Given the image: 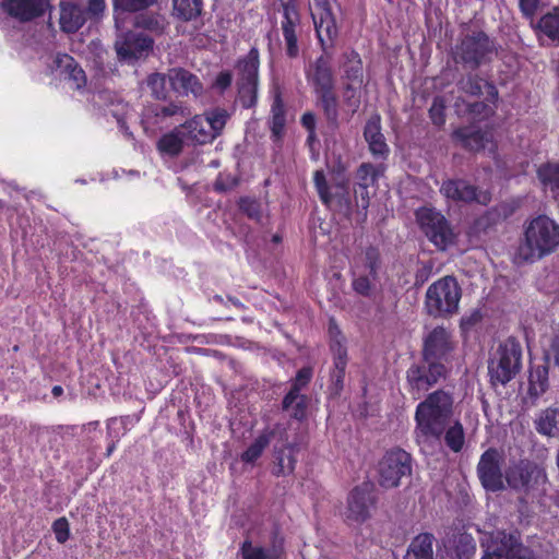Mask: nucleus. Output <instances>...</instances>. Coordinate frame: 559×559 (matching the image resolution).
I'll return each mask as SVG.
<instances>
[{"instance_id": "1", "label": "nucleus", "mask_w": 559, "mask_h": 559, "mask_svg": "<svg viewBox=\"0 0 559 559\" xmlns=\"http://www.w3.org/2000/svg\"><path fill=\"white\" fill-rule=\"evenodd\" d=\"M454 399L451 392L442 389L429 393L415 411V436L418 443L440 441L443 437L447 447L457 453L465 443V432L461 421L449 426L453 416Z\"/></svg>"}, {"instance_id": "2", "label": "nucleus", "mask_w": 559, "mask_h": 559, "mask_svg": "<svg viewBox=\"0 0 559 559\" xmlns=\"http://www.w3.org/2000/svg\"><path fill=\"white\" fill-rule=\"evenodd\" d=\"M506 488L515 495L521 504L528 501L542 503L548 496L550 481L546 467L527 459L510 462L504 469Z\"/></svg>"}, {"instance_id": "3", "label": "nucleus", "mask_w": 559, "mask_h": 559, "mask_svg": "<svg viewBox=\"0 0 559 559\" xmlns=\"http://www.w3.org/2000/svg\"><path fill=\"white\" fill-rule=\"evenodd\" d=\"M558 246L559 224L546 215H538L526 226L518 253L522 260L533 262L552 253Z\"/></svg>"}, {"instance_id": "4", "label": "nucleus", "mask_w": 559, "mask_h": 559, "mask_svg": "<svg viewBox=\"0 0 559 559\" xmlns=\"http://www.w3.org/2000/svg\"><path fill=\"white\" fill-rule=\"evenodd\" d=\"M497 55L496 39L484 31H472L463 35L452 48L453 61L467 71H476L489 64Z\"/></svg>"}, {"instance_id": "5", "label": "nucleus", "mask_w": 559, "mask_h": 559, "mask_svg": "<svg viewBox=\"0 0 559 559\" xmlns=\"http://www.w3.org/2000/svg\"><path fill=\"white\" fill-rule=\"evenodd\" d=\"M480 559H537L535 551L524 545L519 532L496 531L480 539Z\"/></svg>"}, {"instance_id": "6", "label": "nucleus", "mask_w": 559, "mask_h": 559, "mask_svg": "<svg viewBox=\"0 0 559 559\" xmlns=\"http://www.w3.org/2000/svg\"><path fill=\"white\" fill-rule=\"evenodd\" d=\"M462 288L454 276L447 275L433 282L425 296V309L433 318H449L459 310Z\"/></svg>"}, {"instance_id": "7", "label": "nucleus", "mask_w": 559, "mask_h": 559, "mask_svg": "<svg viewBox=\"0 0 559 559\" xmlns=\"http://www.w3.org/2000/svg\"><path fill=\"white\" fill-rule=\"evenodd\" d=\"M522 368V347L515 337L507 338L499 345L488 361V374L492 385H506Z\"/></svg>"}, {"instance_id": "8", "label": "nucleus", "mask_w": 559, "mask_h": 559, "mask_svg": "<svg viewBox=\"0 0 559 559\" xmlns=\"http://www.w3.org/2000/svg\"><path fill=\"white\" fill-rule=\"evenodd\" d=\"M415 218L423 234L438 250L444 251L455 242V234L449 221L435 207L417 209Z\"/></svg>"}, {"instance_id": "9", "label": "nucleus", "mask_w": 559, "mask_h": 559, "mask_svg": "<svg viewBox=\"0 0 559 559\" xmlns=\"http://www.w3.org/2000/svg\"><path fill=\"white\" fill-rule=\"evenodd\" d=\"M448 373L449 370L444 364L435 362L420 357V359L412 364L406 371L408 392L414 399H419L440 380L445 379Z\"/></svg>"}, {"instance_id": "10", "label": "nucleus", "mask_w": 559, "mask_h": 559, "mask_svg": "<svg viewBox=\"0 0 559 559\" xmlns=\"http://www.w3.org/2000/svg\"><path fill=\"white\" fill-rule=\"evenodd\" d=\"M412 456L401 448L388 451L379 462V483L384 488L397 487L403 477L412 475Z\"/></svg>"}, {"instance_id": "11", "label": "nucleus", "mask_w": 559, "mask_h": 559, "mask_svg": "<svg viewBox=\"0 0 559 559\" xmlns=\"http://www.w3.org/2000/svg\"><path fill=\"white\" fill-rule=\"evenodd\" d=\"M282 14L281 29L284 37L285 53L289 59L299 57V37L302 34L301 14L295 0H278Z\"/></svg>"}, {"instance_id": "12", "label": "nucleus", "mask_w": 559, "mask_h": 559, "mask_svg": "<svg viewBox=\"0 0 559 559\" xmlns=\"http://www.w3.org/2000/svg\"><path fill=\"white\" fill-rule=\"evenodd\" d=\"M503 453L497 448H488L479 457L477 476L486 491L498 492L506 489Z\"/></svg>"}, {"instance_id": "13", "label": "nucleus", "mask_w": 559, "mask_h": 559, "mask_svg": "<svg viewBox=\"0 0 559 559\" xmlns=\"http://www.w3.org/2000/svg\"><path fill=\"white\" fill-rule=\"evenodd\" d=\"M378 497L374 485L364 481L356 486L348 495L346 507V520L361 524L371 516L376 509Z\"/></svg>"}, {"instance_id": "14", "label": "nucleus", "mask_w": 559, "mask_h": 559, "mask_svg": "<svg viewBox=\"0 0 559 559\" xmlns=\"http://www.w3.org/2000/svg\"><path fill=\"white\" fill-rule=\"evenodd\" d=\"M114 47L120 61L133 63L151 55L154 39L143 33L128 31L117 36Z\"/></svg>"}, {"instance_id": "15", "label": "nucleus", "mask_w": 559, "mask_h": 559, "mask_svg": "<svg viewBox=\"0 0 559 559\" xmlns=\"http://www.w3.org/2000/svg\"><path fill=\"white\" fill-rule=\"evenodd\" d=\"M453 348L450 333L443 326H437L424 338L420 357L445 365Z\"/></svg>"}, {"instance_id": "16", "label": "nucleus", "mask_w": 559, "mask_h": 559, "mask_svg": "<svg viewBox=\"0 0 559 559\" xmlns=\"http://www.w3.org/2000/svg\"><path fill=\"white\" fill-rule=\"evenodd\" d=\"M440 192L447 199L455 202H477L486 205L490 201L488 192L478 191L477 187L464 179H448L440 187Z\"/></svg>"}, {"instance_id": "17", "label": "nucleus", "mask_w": 559, "mask_h": 559, "mask_svg": "<svg viewBox=\"0 0 559 559\" xmlns=\"http://www.w3.org/2000/svg\"><path fill=\"white\" fill-rule=\"evenodd\" d=\"M2 11L20 23H28L43 16L49 7L48 0H1Z\"/></svg>"}, {"instance_id": "18", "label": "nucleus", "mask_w": 559, "mask_h": 559, "mask_svg": "<svg viewBox=\"0 0 559 559\" xmlns=\"http://www.w3.org/2000/svg\"><path fill=\"white\" fill-rule=\"evenodd\" d=\"M330 349L333 356V369L330 374V391L333 395H340L344 389L345 370L347 366V349L344 346V337L337 335L331 338Z\"/></svg>"}, {"instance_id": "19", "label": "nucleus", "mask_w": 559, "mask_h": 559, "mask_svg": "<svg viewBox=\"0 0 559 559\" xmlns=\"http://www.w3.org/2000/svg\"><path fill=\"white\" fill-rule=\"evenodd\" d=\"M457 90L464 94L473 97H481L486 94V102L495 103L498 99L499 93L496 85L475 73V71H468L463 74L456 82Z\"/></svg>"}, {"instance_id": "20", "label": "nucleus", "mask_w": 559, "mask_h": 559, "mask_svg": "<svg viewBox=\"0 0 559 559\" xmlns=\"http://www.w3.org/2000/svg\"><path fill=\"white\" fill-rule=\"evenodd\" d=\"M274 444V459L275 466L273 474L275 476H285L294 473L297 459L296 454L300 451L301 443L299 441H288V435L286 433V441H278Z\"/></svg>"}, {"instance_id": "21", "label": "nucleus", "mask_w": 559, "mask_h": 559, "mask_svg": "<svg viewBox=\"0 0 559 559\" xmlns=\"http://www.w3.org/2000/svg\"><path fill=\"white\" fill-rule=\"evenodd\" d=\"M364 139L368 144L369 152L376 160H386L390 155V147L381 132V117L373 114L367 120L364 128Z\"/></svg>"}, {"instance_id": "22", "label": "nucleus", "mask_w": 559, "mask_h": 559, "mask_svg": "<svg viewBox=\"0 0 559 559\" xmlns=\"http://www.w3.org/2000/svg\"><path fill=\"white\" fill-rule=\"evenodd\" d=\"M168 83L170 88L181 96L189 94L199 96L203 92V85L199 78L185 68L176 67L168 69Z\"/></svg>"}, {"instance_id": "23", "label": "nucleus", "mask_w": 559, "mask_h": 559, "mask_svg": "<svg viewBox=\"0 0 559 559\" xmlns=\"http://www.w3.org/2000/svg\"><path fill=\"white\" fill-rule=\"evenodd\" d=\"M314 28L323 51L333 47L334 39L338 35L335 16L331 8L312 13Z\"/></svg>"}, {"instance_id": "24", "label": "nucleus", "mask_w": 559, "mask_h": 559, "mask_svg": "<svg viewBox=\"0 0 559 559\" xmlns=\"http://www.w3.org/2000/svg\"><path fill=\"white\" fill-rule=\"evenodd\" d=\"M260 53L252 47L249 52L239 58L235 64L236 83L259 85Z\"/></svg>"}, {"instance_id": "25", "label": "nucleus", "mask_w": 559, "mask_h": 559, "mask_svg": "<svg viewBox=\"0 0 559 559\" xmlns=\"http://www.w3.org/2000/svg\"><path fill=\"white\" fill-rule=\"evenodd\" d=\"M179 127L186 141L193 145H204L215 140L203 115H195Z\"/></svg>"}, {"instance_id": "26", "label": "nucleus", "mask_w": 559, "mask_h": 559, "mask_svg": "<svg viewBox=\"0 0 559 559\" xmlns=\"http://www.w3.org/2000/svg\"><path fill=\"white\" fill-rule=\"evenodd\" d=\"M274 439H278V441H286V428L281 425H275L272 429H264L241 454V460L246 463H254L261 456L264 449Z\"/></svg>"}, {"instance_id": "27", "label": "nucleus", "mask_w": 559, "mask_h": 559, "mask_svg": "<svg viewBox=\"0 0 559 559\" xmlns=\"http://www.w3.org/2000/svg\"><path fill=\"white\" fill-rule=\"evenodd\" d=\"M307 79L313 85L316 94L334 90V74L329 60L324 56L316 59L311 70L307 72Z\"/></svg>"}, {"instance_id": "28", "label": "nucleus", "mask_w": 559, "mask_h": 559, "mask_svg": "<svg viewBox=\"0 0 559 559\" xmlns=\"http://www.w3.org/2000/svg\"><path fill=\"white\" fill-rule=\"evenodd\" d=\"M87 13L76 2L60 3V29L67 34L76 33L87 21Z\"/></svg>"}, {"instance_id": "29", "label": "nucleus", "mask_w": 559, "mask_h": 559, "mask_svg": "<svg viewBox=\"0 0 559 559\" xmlns=\"http://www.w3.org/2000/svg\"><path fill=\"white\" fill-rule=\"evenodd\" d=\"M453 136L459 140L465 148L474 152L484 150L492 139L490 132L473 128L457 129L453 132Z\"/></svg>"}, {"instance_id": "30", "label": "nucleus", "mask_w": 559, "mask_h": 559, "mask_svg": "<svg viewBox=\"0 0 559 559\" xmlns=\"http://www.w3.org/2000/svg\"><path fill=\"white\" fill-rule=\"evenodd\" d=\"M145 115L148 118H155V123H158L169 118H185L189 115V111L181 102H169L168 104H153L148 106Z\"/></svg>"}, {"instance_id": "31", "label": "nucleus", "mask_w": 559, "mask_h": 559, "mask_svg": "<svg viewBox=\"0 0 559 559\" xmlns=\"http://www.w3.org/2000/svg\"><path fill=\"white\" fill-rule=\"evenodd\" d=\"M435 536L431 533H420L408 545L404 559H435Z\"/></svg>"}, {"instance_id": "32", "label": "nucleus", "mask_w": 559, "mask_h": 559, "mask_svg": "<svg viewBox=\"0 0 559 559\" xmlns=\"http://www.w3.org/2000/svg\"><path fill=\"white\" fill-rule=\"evenodd\" d=\"M536 431L548 438L559 439V408L548 407L534 421Z\"/></svg>"}, {"instance_id": "33", "label": "nucleus", "mask_w": 559, "mask_h": 559, "mask_svg": "<svg viewBox=\"0 0 559 559\" xmlns=\"http://www.w3.org/2000/svg\"><path fill=\"white\" fill-rule=\"evenodd\" d=\"M282 408L288 412L292 418L301 421L307 417L308 397L297 393L296 389H289L282 401Z\"/></svg>"}, {"instance_id": "34", "label": "nucleus", "mask_w": 559, "mask_h": 559, "mask_svg": "<svg viewBox=\"0 0 559 559\" xmlns=\"http://www.w3.org/2000/svg\"><path fill=\"white\" fill-rule=\"evenodd\" d=\"M548 362L545 361L542 365H536L531 368L528 377V394L530 396L537 399L543 395L548 389Z\"/></svg>"}, {"instance_id": "35", "label": "nucleus", "mask_w": 559, "mask_h": 559, "mask_svg": "<svg viewBox=\"0 0 559 559\" xmlns=\"http://www.w3.org/2000/svg\"><path fill=\"white\" fill-rule=\"evenodd\" d=\"M203 5V0H173V15L182 22H192L202 15Z\"/></svg>"}, {"instance_id": "36", "label": "nucleus", "mask_w": 559, "mask_h": 559, "mask_svg": "<svg viewBox=\"0 0 559 559\" xmlns=\"http://www.w3.org/2000/svg\"><path fill=\"white\" fill-rule=\"evenodd\" d=\"M58 67L62 68L64 79L72 82L74 88L81 90L86 85V75L84 70L69 55H63L57 60Z\"/></svg>"}, {"instance_id": "37", "label": "nucleus", "mask_w": 559, "mask_h": 559, "mask_svg": "<svg viewBox=\"0 0 559 559\" xmlns=\"http://www.w3.org/2000/svg\"><path fill=\"white\" fill-rule=\"evenodd\" d=\"M345 61L342 64L343 78L352 84L361 85L364 78L362 60L355 50L344 53Z\"/></svg>"}, {"instance_id": "38", "label": "nucleus", "mask_w": 559, "mask_h": 559, "mask_svg": "<svg viewBox=\"0 0 559 559\" xmlns=\"http://www.w3.org/2000/svg\"><path fill=\"white\" fill-rule=\"evenodd\" d=\"M186 141L182 135L180 127L175 128L173 131L164 134L157 142V150L163 155L170 157L178 156L183 150V142Z\"/></svg>"}, {"instance_id": "39", "label": "nucleus", "mask_w": 559, "mask_h": 559, "mask_svg": "<svg viewBox=\"0 0 559 559\" xmlns=\"http://www.w3.org/2000/svg\"><path fill=\"white\" fill-rule=\"evenodd\" d=\"M318 104L321 106L324 117L332 128L338 127V99L334 90L317 93Z\"/></svg>"}, {"instance_id": "40", "label": "nucleus", "mask_w": 559, "mask_h": 559, "mask_svg": "<svg viewBox=\"0 0 559 559\" xmlns=\"http://www.w3.org/2000/svg\"><path fill=\"white\" fill-rule=\"evenodd\" d=\"M331 197L332 199L331 206H329L330 209H334L345 215L350 214L352 201L347 179L342 178L337 183H335L334 192H331Z\"/></svg>"}, {"instance_id": "41", "label": "nucleus", "mask_w": 559, "mask_h": 559, "mask_svg": "<svg viewBox=\"0 0 559 559\" xmlns=\"http://www.w3.org/2000/svg\"><path fill=\"white\" fill-rule=\"evenodd\" d=\"M535 27L549 39L559 44V5L544 14Z\"/></svg>"}, {"instance_id": "42", "label": "nucleus", "mask_w": 559, "mask_h": 559, "mask_svg": "<svg viewBox=\"0 0 559 559\" xmlns=\"http://www.w3.org/2000/svg\"><path fill=\"white\" fill-rule=\"evenodd\" d=\"M240 550L243 559H278L281 556V547L276 545L272 548L258 547L250 540H245Z\"/></svg>"}, {"instance_id": "43", "label": "nucleus", "mask_w": 559, "mask_h": 559, "mask_svg": "<svg viewBox=\"0 0 559 559\" xmlns=\"http://www.w3.org/2000/svg\"><path fill=\"white\" fill-rule=\"evenodd\" d=\"M271 112H272V119H271L272 138L274 139V141H278L282 139V136L284 134L285 122H286L285 108H284V104H283L280 95H277L275 97V99L272 104Z\"/></svg>"}, {"instance_id": "44", "label": "nucleus", "mask_w": 559, "mask_h": 559, "mask_svg": "<svg viewBox=\"0 0 559 559\" xmlns=\"http://www.w3.org/2000/svg\"><path fill=\"white\" fill-rule=\"evenodd\" d=\"M203 116L215 139L223 133L227 121L230 119V114L227 109L222 107L209 109L203 114Z\"/></svg>"}, {"instance_id": "45", "label": "nucleus", "mask_w": 559, "mask_h": 559, "mask_svg": "<svg viewBox=\"0 0 559 559\" xmlns=\"http://www.w3.org/2000/svg\"><path fill=\"white\" fill-rule=\"evenodd\" d=\"M454 552L457 559H472L476 552V543L466 532H459L453 538Z\"/></svg>"}, {"instance_id": "46", "label": "nucleus", "mask_w": 559, "mask_h": 559, "mask_svg": "<svg viewBox=\"0 0 559 559\" xmlns=\"http://www.w3.org/2000/svg\"><path fill=\"white\" fill-rule=\"evenodd\" d=\"M146 86L150 88L151 96L156 100H166L168 98V72H154L147 75Z\"/></svg>"}, {"instance_id": "47", "label": "nucleus", "mask_w": 559, "mask_h": 559, "mask_svg": "<svg viewBox=\"0 0 559 559\" xmlns=\"http://www.w3.org/2000/svg\"><path fill=\"white\" fill-rule=\"evenodd\" d=\"M538 178L554 197L559 195V165H546L538 169Z\"/></svg>"}, {"instance_id": "48", "label": "nucleus", "mask_w": 559, "mask_h": 559, "mask_svg": "<svg viewBox=\"0 0 559 559\" xmlns=\"http://www.w3.org/2000/svg\"><path fill=\"white\" fill-rule=\"evenodd\" d=\"M236 88L237 100L240 103L242 108L250 109L257 106L259 85L236 83Z\"/></svg>"}, {"instance_id": "49", "label": "nucleus", "mask_w": 559, "mask_h": 559, "mask_svg": "<svg viewBox=\"0 0 559 559\" xmlns=\"http://www.w3.org/2000/svg\"><path fill=\"white\" fill-rule=\"evenodd\" d=\"M133 25L136 28H143L151 32H162L164 28L162 16L152 12H142L136 14L133 20Z\"/></svg>"}, {"instance_id": "50", "label": "nucleus", "mask_w": 559, "mask_h": 559, "mask_svg": "<svg viewBox=\"0 0 559 559\" xmlns=\"http://www.w3.org/2000/svg\"><path fill=\"white\" fill-rule=\"evenodd\" d=\"M383 171L384 167L382 165L376 166L371 163H362L357 169L358 182L356 185L371 186Z\"/></svg>"}, {"instance_id": "51", "label": "nucleus", "mask_w": 559, "mask_h": 559, "mask_svg": "<svg viewBox=\"0 0 559 559\" xmlns=\"http://www.w3.org/2000/svg\"><path fill=\"white\" fill-rule=\"evenodd\" d=\"M238 205L240 211L245 213L250 219L258 223L262 222V209L261 203L258 200L243 197L240 198Z\"/></svg>"}, {"instance_id": "52", "label": "nucleus", "mask_w": 559, "mask_h": 559, "mask_svg": "<svg viewBox=\"0 0 559 559\" xmlns=\"http://www.w3.org/2000/svg\"><path fill=\"white\" fill-rule=\"evenodd\" d=\"M364 255L365 266L369 270V275L376 280L381 265L380 250L374 246H369L366 248Z\"/></svg>"}, {"instance_id": "53", "label": "nucleus", "mask_w": 559, "mask_h": 559, "mask_svg": "<svg viewBox=\"0 0 559 559\" xmlns=\"http://www.w3.org/2000/svg\"><path fill=\"white\" fill-rule=\"evenodd\" d=\"M156 0H112L115 10L124 12H139L144 11Z\"/></svg>"}, {"instance_id": "54", "label": "nucleus", "mask_w": 559, "mask_h": 559, "mask_svg": "<svg viewBox=\"0 0 559 559\" xmlns=\"http://www.w3.org/2000/svg\"><path fill=\"white\" fill-rule=\"evenodd\" d=\"M313 182L323 204L331 206V191L322 170H316Z\"/></svg>"}, {"instance_id": "55", "label": "nucleus", "mask_w": 559, "mask_h": 559, "mask_svg": "<svg viewBox=\"0 0 559 559\" xmlns=\"http://www.w3.org/2000/svg\"><path fill=\"white\" fill-rule=\"evenodd\" d=\"M445 105L443 102V98L440 96H437L433 98V102L431 104V107L429 108V117L433 124L440 127L443 126L445 122V115H444Z\"/></svg>"}, {"instance_id": "56", "label": "nucleus", "mask_w": 559, "mask_h": 559, "mask_svg": "<svg viewBox=\"0 0 559 559\" xmlns=\"http://www.w3.org/2000/svg\"><path fill=\"white\" fill-rule=\"evenodd\" d=\"M344 103L349 107L352 115L357 112L360 106V96L358 94V86L347 83L344 90Z\"/></svg>"}, {"instance_id": "57", "label": "nucleus", "mask_w": 559, "mask_h": 559, "mask_svg": "<svg viewBox=\"0 0 559 559\" xmlns=\"http://www.w3.org/2000/svg\"><path fill=\"white\" fill-rule=\"evenodd\" d=\"M522 16L533 24L540 7L542 0H518Z\"/></svg>"}, {"instance_id": "58", "label": "nucleus", "mask_w": 559, "mask_h": 559, "mask_svg": "<svg viewBox=\"0 0 559 559\" xmlns=\"http://www.w3.org/2000/svg\"><path fill=\"white\" fill-rule=\"evenodd\" d=\"M52 531L55 533L57 542L60 544H64L70 537V527L68 520L64 516L57 519L52 523Z\"/></svg>"}, {"instance_id": "59", "label": "nucleus", "mask_w": 559, "mask_h": 559, "mask_svg": "<svg viewBox=\"0 0 559 559\" xmlns=\"http://www.w3.org/2000/svg\"><path fill=\"white\" fill-rule=\"evenodd\" d=\"M233 83V73L228 70L221 71L214 82L212 87L216 90L219 94H223L227 88L230 87Z\"/></svg>"}, {"instance_id": "60", "label": "nucleus", "mask_w": 559, "mask_h": 559, "mask_svg": "<svg viewBox=\"0 0 559 559\" xmlns=\"http://www.w3.org/2000/svg\"><path fill=\"white\" fill-rule=\"evenodd\" d=\"M312 377V370L310 368H301L298 370L290 389H296L297 393H300L301 390L310 382Z\"/></svg>"}, {"instance_id": "61", "label": "nucleus", "mask_w": 559, "mask_h": 559, "mask_svg": "<svg viewBox=\"0 0 559 559\" xmlns=\"http://www.w3.org/2000/svg\"><path fill=\"white\" fill-rule=\"evenodd\" d=\"M106 8V0H87L85 12L91 19H99Z\"/></svg>"}, {"instance_id": "62", "label": "nucleus", "mask_w": 559, "mask_h": 559, "mask_svg": "<svg viewBox=\"0 0 559 559\" xmlns=\"http://www.w3.org/2000/svg\"><path fill=\"white\" fill-rule=\"evenodd\" d=\"M369 186L356 185L354 193L357 205L362 210H367L369 206Z\"/></svg>"}, {"instance_id": "63", "label": "nucleus", "mask_w": 559, "mask_h": 559, "mask_svg": "<svg viewBox=\"0 0 559 559\" xmlns=\"http://www.w3.org/2000/svg\"><path fill=\"white\" fill-rule=\"evenodd\" d=\"M353 289L361 295L369 296L371 290V282L368 276H359L353 281Z\"/></svg>"}, {"instance_id": "64", "label": "nucleus", "mask_w": 559, "mask_h": 559, "mask_svg": "<svg viewBox=\"0 0 559 559\" xmlns=\"http://www.w3.org/2000/svg\"><path fill=\"white\" fill-rule=\"evenodd\" d=\"M301 124L307 131L316 130V116L311 111H307L301 116Z\"/></svg>"}]
</instances>
